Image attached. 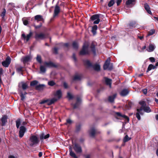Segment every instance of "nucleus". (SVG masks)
I'll return each instance as SVG.
<instances>
[{"mask_svg": "<svg viewBox=\"0 0 158 158\" xmlns=\"http://www.w3.org/2000/svg\"><path fill=\"white\" fill-rule=\"evenodd\" d=\"M29 145L31 147L37 145L40 142L38 138L36 135H31L29 139Z\"/></svg>", "mask_w": 158, "mask_h": 158, "instance_id": "nucleus-1", "label": "nucleus"}, {"mask_svg": "<svg viewBox=\"0 0 158 158\" xmlns=\"http://www.w3.org/2000/svg\"><path fill=\"white\" fill-rule=\"evenodd\" d=\"M88 45L84 44L81 50L79 52V55L81 56H84L85 55H89L90 52L88 50Z\"/></svg>", "mask_w": 158, "mask_h": 158, "instance_id": "nucleus-2", "label": "nucleus"}, {"mask_svg": "<svg viewBox=\"0 0 158 158\" xmlns=\"http://www.w3.org/2000/svg\"><path fill=\"white\" fill-rule=\"evenodd\" d=\"M110 59L108 58L106 61L103 66L104 70L108 69L109 70H111L113 69V64L110 63Z\"/></svg>", "mask_w": 158, "mask_h": 158, "instance_id": "nucleus-3", "label": "nucleus"}, {"mask_svg": "<svg viewBox=\"0 0 158 158\" xmlns=\"http://www.w3.org/2000/svg\"><path fill=\"white\" fill-rule=\"evenodd\" d=\"M57 100V99L55 98H52L51 99H48L45 100H43L39 103V104H43L45 103H47V105L48 106H50L54 104L55 102H56Z\"/></svg>", "mask_w": 158, "mask_h": 158, "instance_id": "nucleus-4", "label": "nucleus"}, {"mask_svg": "<svg viewBox=\"0 0 158 158\" xmlns=\"http://www.w3.org/2000/svg\"><path fill=\"white\" fill-rule=\"evenodd\" d=\"M115 118L118 119L122 120L123 118H124L126 120H127V122H128L129 121V118L124 114H122L121 113L119 112H115Z\"/></svg>", "mask_w": 158, "mask_h": 158, "instance_id": "nucleus-5", "label": "nucleus"}, {"mask_svg": "<svg viewBox=\"0 0 158 158\" xmlns=\"http://www.w3.org/2000/svg\"><path fill=\"white\" fill-rule=\"evenodd\" d=\"M47 37V34L41 32L39 33H35V38L36 41H39L40 40H43L45 39Z\"/></svg>", "mask_w": 158, "mask_h": 158, "instance_id": "nucleus-6", "label": "nucleus"}, {"mask_svg": "<svg viewBox=\"0 0 158 158\" xmlns=\"http://www.w3.org/2000/svg\"><path fill=\"white\" fill-rule=\"evenodd\" d=\"M90 20L94 21L93 23L94 24H98L100 21V14H95L92 16L90 18Z\"/></svg>", "mask_w": 158, "mask_h": 158, "instance_id": "nucleus-7", "label": "nucleus"}, {"mask_svg": "<svg viewBox=\"0 0 158 158\" xmlns=\"http://www.w3.org/2000/svg\"><path fill=\"white\" fill-rule=\"evenodd\" d=\"M97 45V43L94 41H93L90 46L91 51L94 56H95L96 55V47Z\"/></svg>", "mask_w": 158, "mask_h": 158, "instance_id": "nucleus-8", "label": "nucleus"}, {"mask_svg": "<svg viewBox=\"0 0 158 158\" xmlns=\"http://www.w3.org/2000/svg\"><path fill=\"white\" fill-rule=\"evenodd\" d=\"M32 35L33 33L31 31L29 32V34H27V35H26L24 33H23L21 35V38L24 41L26 40V42H27L29 40Z\"/></svg>", "mask_w": 158, "mask_h": 158, "instance_id": "nucleus-9", "label": "nucleus"}, {"mask_svg": "<svg viewBox=\"0 0 158 158\" xmlns=\"http://www.w3.org/2000/svg\"><path fill=\"white\" fill-rule=\"evenodd\" d=\"M73 149L77 153H81L82 152L81 147L77 143H75L74 144Z\"/></svg>", "mask_w": 158, "mask_h": 158, "instance_id": "nucleus-10", "label": "nucleus"}, {"mask_svg": "<svg viewBox=\"0 0 158 158\" xmlns=\"http://www.w3.org/2000/svg\"><path fill=\"white\" fill-rule=\"evenodd\" d=\"M27 131L26 128L24 126H21L19 127V136L20 138H22L23 137L25 133Z\"/></svg>", "mask_w": 158, "mask_h": 158, "instance_id": "nucleus-11", "label": "nucleus"}, {"mask_svg": "<svg viewBox=\"0 0 158 158\" xmlns=\"http://www.w3.org/2000/svg\"><path fill=\"white\" fill-rule=\"evenodd\" d=\"M11 62V58L9 56H7L5 60L2 61V65L5 67H7L9 66Z\"/></svg>", "mask_w": 158, "mask_h": 158, "instance_id": "nucleus-12", "label": "nucleus"}, {"mask_svg": "<svg viewBox=\"0 0 158 158\" xmlns=\"http://www.w3.org/2000/svg\"><path fill=\"white\" fill-rule=\"evenodd\" d=\"M44 64L45 66L49 68L53 67L56 68L58 67L57 65L55 64L51 61L49 62H44Z\"/></svg>", "mask_w": 158, "mask_h": 158, "instance_id": "nucleus-13", "label": "nucleus"}, {"mask_svg": "<svg viewBox=\"0 0 158 158\" xmlns=\"http://www.w3.org/2000/svg\"><path fill=\"white\" fill-rule=\"evenodd\" d=\"M34 20L36 21L37 22L40 21L44 22V19L41 15H37L35 16L34 19L33 18L31 19V21H34Z\"/></svg>", "mask_w": 158, "mask_h": 158, "instance_id": "nucleus-14", "label": "nucleus"}, {"mask_svg": "<svg viewBox=\"0 0 158 158\" xmlns=\"http://www.w3.org/2000/svg\"><path fill=\"white\" fill-rule=\"evenodd\" d=\"M60 11V8L57 3L55 6L53 16L55 17L58 15Z\"/></svg>", "mask_w": 158, "mask_h": 158, "instance_id": "nucleus-15", "label": "nucleus"}, {"mask_svg": "<svg viewBox=\"0 0 158 158\" xmlns=\"http://www.w3.org/2000/svg\"><path fill=\"white\" fill-rule=\"evenodd\" d=\"M81 99L79 97H77L76 99V102L74 104H73V108L74 109H76L79 107L81 103Z\"/></svg>", "mask_w": 158, "mask_h": 158, "instance_id": "nucleus-16", "label": "nucleus"}, {"mask_svg": "<svg viewBox=\"0 0 158 158\" xmlns=\"http://www.w3.org/2000/svg\"><path fill=\"white\" fill-rule=\"evenodd\" d=\"M7 116L6 115H3L1 119L2 126H4L7 123Z\"/></svg>", "mask_w": 158, "mask_h": 158, "instance_id": "nucleus-17", "label": "nucleus"}, {"mask_svg": "<svg viewBox=\"0 0 158 158\" xmlns=\"http://www.w3.org/2000/svg\"><path fill=\"white\" fill-rule=\"evenodd\" d=\"M50 137V135L49 134L45 135L44 133H43L40 135V139L42 142H43L44 139H46Z\"/></svg>", "mask_w": 158, "mask_h": 158, "instance_id": "nucleus-18", "label": "nucleus"}, {"mask_svg": "<svg viewBox=\"0 0 158 158\" xmlns=\"http://www.w3.org/2000/svg\"><path fill=\"white\" fill-rule=\"evenodd\" d=\"M129 91L127 89H123L120 93V95L123 97L127 96L129 93Z\"/></svg>", "mask_w": 158, "mask_h": 158, "instance_id": "nucleus-19", "label": "nucleus"}, {"mask_svg": "<svg viewBox=\"0 0 158 158\" xmlns=\"http://www.w3.org/2000/svg\"><path fill=\"white\" fill-rule=\"evenodd\" d=\"M45 87V85L44 84H39L35 86V89L38 91L43 90Z\"/></svg>", "mask_w": 158, "mask_h": 158, "instance_id": "nucleus-20", "label": "nucleus"}, {"mask_svg": "<svg viewBox=\"0 0 158 158\" xmlns=\"http://www.w3.org/2000/svg\"><path fill=\"white\" fill-rule=\"evenodd\" d=\"M83 62L84 65L88 67H92L93 66L92 64L89 60H84L83 61Z\"/></svg>", "mask_w": 158, "mask_h": 158, "instance_id": "nucleus-21", "label": "nucleus"}, {"mask_svg": "<svg viewBox=\"0 0 158 158\" xmlns=\"http://www.w3.org/2000/svg\"><path fill=\"white\" fill-rule=\"evenodd\" d=\"M136 22L135 21L130 22L127 25V27L130 28H133L136 27Z\"/></svg>", "mask_w": 158, "mask_h": 158, "instance_id": "nucleus-22", "label": "nucleus"}, {"mask_svg": "<svg viewBox=\"0 0 158 158\" xmlns=\"http://www.w3.org/2000/svg\"><path fill=\"white\" fill-rule=\"evenodd\" d=\"M144 8L147 11V12L148 14L150 15L152 14V13L150 10V8L149 5L147 3H145L144 4Z\"/></svg>", "mask_w": 158, "mask_h": 158, "instance_id": "nucleus-23", "label": "nucleus"}, {"mask_svg": "<svg viewBox=\"0 0 158 158\" xmlns=\"http://www.w3.org/2000/svg\"><path fill=\"white\" fill-rule=\"evenodd\" d=\"M69 155L72 157L74 158H78L75 153L72 151V149L71 147L69 148Z\"/></svg>", "mask_w": 158, "mask_h": 158, "instance_id": "nucleus-24", "label": "nucleus"}, {"mask_svg": "<svg viewBox=\"0 0 158 158\" xmlns=\"http://www.w3.org/2000/svg\"><path fill=\"white\" fill-rule=\"evenodd\" d=\"M98 29V26L96 25H94L92 27L91 32L94 35L96 34V31Z\"/></svg>", "mask_w": 158, "mask_h": 158, "instance_id": "nucleus-25", "label": "nucleus"}, {"mask_svg": "<svg viewBox=\"0 0 158 158\" xmlns=\"http://www.w3.org/2000/svg\"><path fill=\"white\" fill-rule=\"evenodd\" d=\"M105 81L107 85H109L110 87L112 83V80L107 77L105 78Z\"/></svg>", "mask_w": 158, "mask_h": 158, "instance_id": "nucleus-26", "label": "nucleus"}, {"mask_svg": "<svg viewBox=\"0 0 158 158\" xmlns=\"http://www.w3.org/2000/svg\"><path fill=\"white\" fill-rule=\"evenodd\" d=\"M96 133V131L95 129L94 128H91L89 132V134L90 136L92 137H94L95 136Z\"/></svg>", "mask_w": 158, "mask_h": 158, "instance_id": "nucleus-27", "label": "nucleus"}, {"mask_svg": "<svg viewBox=\"0 0 158 158\" xmlns=\"http://www.w3.org/2000/svg\"><path fill=\"white\" fill-rule=\"evenodd\" d=\"M31 59L30 56H27L23 58V63L25 64L29 61Z\"/></svg>", "mask_w": 158, "mask_h": 158, "instance_id": "nucleus-28", "label": "nucleus"}, {"mask_svg": "<svg viewBox=\"0 0 158 158\" xmlns=\"http://www.w3.org/2000/svg\"><path fill=\"white\" fill-rule=\"evenodd\" d=\"M92 67L95 70L97 71H99L100 70V65L98 64H95L94 65H93V66Z\"/></svg>", "mask_w": 158, "mask_h": 158, "instance_id": "nucleus-29", "label": "nucleus"}, {"mask_svg": "<svg viewBox=\"0 0 158 158\" xmlns=\"http://www.w3.org/2000/svg\"><path fill=\"white\" fill-rule=\"evenodd\" d=\"M116 95L117 94H114L112 96H109L108 97V101L111 102H113Z\"/></svg>", "mask_w": 158, "mask_h": 158, "instance_id": "nucleus-30", "label": "nucleus"}, {"mask_svg": "<svg viewBox=\"0 0 158 158\" xmlns=\"http://www.w3.org/2000/svg\"><path fill=\"white\" fill-rule=\"evenodd\" d=\"M56 96L58 97L59 99L62 96V94L61 91L60 90H57L56 92V94H55Z\"/></svg>", "mask_w": 158, "mask_h": 158, "instance_id": "nucleus-31", "label": "nucleus"}, {"mask_svg": "<svg viewBox=\"0 0 158 158\" xmlns=\"http://www.w3.org/2000/svg\"><path fill=\"white\" fill-rule=\"evenodd\" d=\"M135 0H127L126 2V5L128 6L130 5H134Z\"/></svg>", "mask_w": 158, "mask_h": 158, "instance_id": "nucleus-32", "label": "nucleus"}, {"mask_svg": "<svg viewBox=\"0 0 158 158\" xmlns=\"http://www.w3.org/2000/svg\"><path fill=\"white\" fill-rule=\"evenodd\" d=\"M72 46L73 48L76 50H77L78 49V43L76 42V41H74L73 42L72 44Z\"/></svg>", "mask_w": 158, "mask_h": 158, "instance_id": "nucleus-33", "label": "nucleus"}, {"mask_svg": "<svg viewBox=\"0 0 158 158\" xmlns=\"http://www.w3.org/2000/svg\"><path fill=\"white\" fill-rule=\"evenodd\" d=\"M27 94L26 92H25L24 93L22 92H21L20 94V96L21 97V100L22 101H23L25 98V95Z\"/></svg>", "mask_w": 158, "mask_h": 158, "instance_id": "nucleus-34", "label": "nucleus"}, {"mask_svg": "<svg viewBox=\"0 0 158 158\" xmlns=\"http://www.w3.org/2000/svg\"><path fill=\"white\" fill-rule=\"evenodd\" d=\"M156 68V66L153 65L152 64H149L147 69V70L146 71L147 72H149V71H150L152 69H154Z\"/></svg>", "mask_w": 158, "mask_h": 158, "instance_id": "nucleus-35", "label": "nucleus"}, {"mask_svg": "<svg viewBox=\"0 0 158 158\" xmlns=\"http://www.w3.org/2000/svg\"><path fill=\"white\" fill-rule=\"evenodd\" d=\"M143 110L144 111L147 113H149L151 112V110L150 108L148 106H146L143 107Z\"/></svg>", "mask_w": 158, "mask_h": 158, "instance_id": "nucleus-36", "label": "nucleus"}, {"mask_svg": "<svg viewBox=\"0 0 158 158\" xmlns=\"http://www.w3.org/2000/svg\"><path fill=\"white\" fill-rule=\"evenodd\" d=\"M21 124V121L20 118H18L16 121V125L17 128H19L20 127V125Z\"/></svg>", "mask_w": 158, "mask_h": 158, "instance_id": "nucleus-37", "label": "nucleus"}, {"mask_svg": "<svg viewBox=\"0 0 158 158\" xmlns=\"http://www.w3.org/2000/svg\"><path fill=\"white\" fill-rule=\"evenodd\" d=\"M155 30L154 29L151 30L148 32L147 37L153 35L155 33Z\"/></svg>", "mask_w": 158, "mask_h": 158, "instance_id": "nucleus-38", "label": "nucleus"}, {"mask_svg": "<svg viewBox=\"0 0 158 158\" xmlns=\"http://www.w3.org/2000/svg\"><path fill=\"white\" fill-rule=\"evenodd\" d=\"M38 83V81L37 80H34L31 82L30 85L31 86H34L36 85Z\"/></svg>", "mask_w": 158, "mask_h": 158, "instance_id": "nucleus-39", "label": "nucleus"}, {"mask_svg": "<svg viewBox=\"0 0 158 158\" xmlns=\"http://www.w3.org/2000/svg\"><path fill=\"white\" fill-rule=\"evenodd\" d=\"M81 125L80 124H76V132H78L81 130Z\"/></svg>", "mask_w": 158, "mask_h": 158, "instance_id": "nucleus-40", "label": "nucleus"}, {"mask_svg": "<svg viewBox=\"0 0 158 158\" xmlns=\"http://www.w3.org/2000/svg\"><path fill=\"white\" fill-rule=\"evenodd\" d=\"M81 79V77L80 76L78 75H75L74 76L73 78V80L75 81L77 80H80Z\"/></svg>", "mask_w": 158, "mask_h": 158, "instance_id": "nucleus-41", "label": "nucleus"}, {"mask_svg": "<svg viewBox=\"0 0 158 158\" xmlns=\"http://www.w3.org/2000/svg\"><path fill=\"white\" fill-rule=\"evenodd\" d=\"M37 61L39 63L41 64L42 63V58L40 55H37L36 58Z\"/></svg>", "mask_w": 158, "mask_h": 158, "instance_id": "nucleus-42", "label": "nucleus"}, {"mask_svg": "<svg viewBox=\"0 0 158 158\" xmlns=\"http://www.w3.org/2000/svg\"><path fill=\"white\" fill-rule=\"evenodd\" d=\"M22 88L23 90H25L28 88V86L26 83H23L22 85Z\"/></svg>", "mask_w": 158, "mask_h": 158, "instance_id": "nucleus-43", "label": "nucleus"}, {"mask_svg": "<svg viewBox=\"0 0 158 158\" xmlns=\"http://www.w3.org/2000/svg\"><path fill=\"white\" fill-rule=\"evenodd\" d=\"M149 52L153 51L155 49V47L152 44H150L149 46Z\"/></svg>", "mask_w": 158, "mask_h": 158, "instance_id": "nucleus-44", "label": "nucleus"}, {"mask_svg": "<svg viewBox=\"0 0 158 158\" xmlns=\"http://www.w3.org/2000/svg\"><path fill=\"white\" fill-rule=\"evenodd\" d=\"M58 49L56 47H54L52 49V52L53 54L55 55L58 54Z\"/></svg>", "mask_w": 158, "mask_h": 158, "instance_id": "nucleus-45", "label": "nucleus"}, {"mask_svg": "<svg viewBox=\"0 0 158 158\" xmlns=\"http://www.w3.org/2000/svg\"><path fill=\"white\" fill-rule=\"evenodd\" d=\"M40 71L41 73H44L46 71V69L44 66L41 65L40 67Z\"/></svg>", "mask_w": 158, "mask_h": 158, "instance_id": "nucleus-46", "label": "nucleus"}, {"mask_svg": "<svg viewBox=\"0 0 158 158\" xmlns=\"http://www.w3.org/2000/svg\"><path fill=\"white\" fill-rule=\"evenodd\" d=\"M32 26H33L35 29H37L40 28L42 26V23H40L39 25L36 26L35 25L34 23H33V24H32Z\"/></svg>", "mask_w": 158, "mask_h": 158, "instance_id": "nucleus-47", "label": "nucleus"}, {"mask_svg": "<svg viewBox=\"0 0 158 158\" xmlns=\"http://www.w3.org/2000/svg\"><path fill=\"white\" fill-rule=\"evenodd\" d=\"M23 24H24V25H27V24H28L29 23H31V20H30L29 21H28L27 20H23Z\"/></svg>", "mask_w": 158, "mask_h": 158, "instance_id": "nucleus-48", "label": "nucleus"}, {"mask_svg": "<svg viewBox=\"0 0 158 158\" xmlns=\"http://www.w3.org/2000/svg\"><path fill=\"white\" fill-rule=\"evenodd\" d=\"M115 3L114 1V0H110L108 3V6L109 7H110L113 6Z\"/></svg>", "mask_w": 158, "mask_h": 158, "instance_id": "nucleus-49", "label": "nucleus"}, {"mask_svg": "<svg viewBox=\"0 0 158 158\" xmlns=\"http://www.w3.org/2000/svg\"><path fill=\"white\" fill-rule=\"evenodd\" d=\"M67 97L69 100H72L73 98V96L70 93L68 92L67 94Z\"/></svg>", "mask_w": 158, "mask_h": 158, "instance_id": "nucleus-50", "label": "nucleus"}, {"mask_svg": "<svg viewBox=\"0 0 158 158\" xmlns=\"http://www.w3.org/2000/svg\"><path fill=\"white\" fill-rule=\"evenodd\" d=\"M56 83L55 82L53 81H49L48 82V84L49 85L52 86L54 85H55Z\"/></svg>", "mask_w": 158, "mask_h": 158, "instance_id": "nucleus-51", "label": "nucleus"}, {"mask_svg": "<svg viewBox=\"0 0 158 158\" xmlns=\"http://www.w3.org/2000/svg\"><path fill=\"white\" fill-rule=\"evenodd\" d=\"M139 104L141 106H145L146 105V102L144 101H141L139 102Z\"/></svg>", "mask_w": 158, "mask_h": 158, "instance_id": "nucleus-52", "label": "nucleus"}, {"mask_svg": "<svg viewBox=\"0 0 158 158\" xmlns=\"http://www.w3.org/2000/svg\"><path fill=\"white\" fill-rule=\"evenodd\" d=\"M6 13V10L5 8L3 9V11L1 14V16L2 17V18H4L5 16Z\"/></svg>", "mask_w": 158, "mask_h": 158, "instance_id": "nucleus-53", "label": "nucleus"}, {"mask_svg": "<svg viewBox=\"0 0 158 158\" xmlns=\"http://www.w3.org/2000/svg\"><path fill=\"white\" fill-rule=\"evenodd\" d=\"M131 138H129L127 135H126L123 139V141L124 142H127L131 139Z\"/></svg>", "mask_w": 158, "mask_h": 158, "instance_id": "nucleus-54", "label": "nucleus"}, {"mask_svg": "<svg viewBox=\"0 0 158 158\" xmlns=\"http://www.w3.org/2000/svg\"><path fill=\"white\" fill-rule=\"evenodd\" d=\"M143 110V107L141 106L139 109H137V112L140 113V114L141 115H143V113L141 112V111Z\"/></svg>", "mask_w": 158, "mask_h": 158, "instance_id": "nucleus-55", "label": "nucleus"}, {"mask_svg": "<svg viewBox=\"0 0 158 158\" xmlns=\"http://www.w3.org/2000/svg\"><path fill=\"white\" fill-rule=\"evenodd\" d=\"M23 68L22 67H18L16 69V71L18 72H23Z\"/></svg>", "mask_w": 158, "mask_h": 158, "instance_id": "nucleus-56", "label": "nucleus"}, {"mask_svg": "<svg viewBox=\"0 0 158 158\" xmlns=\"http://www.w3.org/2000/svg\"><path fill=\"white\" fill-rule=\"evenodd\" d=\"M140 114V113L137 112L136 114V117L137 118L138 120H140L141 119Z\"/></svg>", "mask_w": 158, "mask_h": 158, "instance_id": "nucleus-57", "label": "nucleus"}, {"mask_svg": "<svg viewBox=\"0 0 158 158\" xmlns=\"http://www.w3.org/2000/svg\"><path fill=\"white\" fill-rule=\"evenodd\" d=\"M149 60L152 62H154L155 61V58L153 57H151L149 58Z\"/></svg>", "mask_w": 158, "mask_h": 158, "instance_id": "nucleus-58", "label": "nucleus"}, {"mask_svg": "<svg viewBox=\"0 0 158 158\" xmlns=\"http://www.w3.org/2000/svg\"><path fill=\"white\" fill-rule=\"evenodd\" d=\"M63 86H64V87L65 89H67L68 87V86L67 84L65 82H64V83Z\"/></svg>", "mask_w": 158, "mask_h": 158, "instance_id": "nucleus-59", "label": "nucleus"}, {"mask_svg": "<svg viewBox=\"0 0 158 158\" xmlns=\"http://www.w3.org/2000/svg\"><path fill=\"white\" fill-rule=\"evenodd\" d=\"M122 0H117L116 1V3L117 6L120 5V3L122 2Z\"/></svg>", "mask_w": 158, "mask_h": 158, "instance_id": "nucleus-60", "label": "nucleus"}, {"mask_svg": "<svg viewBox=\"0 0 158 158\" xmlns=\"http://www.w3.org/2000/svg\"><path fill=\"white\" fill-rule=\"evenodd\" d=\"M66 122L67 123L71 124L72 123V120L70 119H67L66 120Z\"/></svg>", "mask_w": 158, "mask_h": 158, "instance_id": "nucleus-61", "label": "nucleus"}, {"mask_svg": "<svg viewBox=\"0 0 158 158\" xmlns=\"http://www.w3.org/2000/svg\"><path fill=\"white\" fill-rule=\"evenodd\" d=\"M3 69L2 68H0V76L1 77L2 75L3 74Z\"/></svg>", "mask_w": 158, "mask_h": 158, "instance_id": "nucleus-62", "label": "nucleus"}, {"mask_svg": "<svg viewBox=\"0 0 158 158\" xmlns=\"http://www.w3.org/2000/svg\"><path fill=\"white\" fill-rule=\"evenodd\" d=\"M64 46L66 47V48H69V44L68 43H66L64 44L63 45Z\"/></svg>", "mask_w": 158, "mask_h": 158, "instance_id": "nucleus-63", "label": "nucleus"}, {"mask_svg": "<svg viewBox=\"0 0 158 158\" xmlns=\"http://www.w3.org/2000/svg\"><path fill=\"white\" fill-rule=\"evenodd\" d=\"M143 92L144 94H147V90L146 89H144L143 90Z\"/></svg>", "mask_w": 158, "mask_h": 158, "instance_id": "nucleus-64", "label": "nucleus"}]
</instances>
